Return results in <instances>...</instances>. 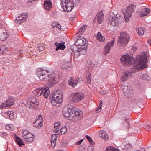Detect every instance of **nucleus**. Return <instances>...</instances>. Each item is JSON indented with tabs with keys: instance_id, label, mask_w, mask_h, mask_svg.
<instances>
[{
	"instance_id": "obj_46",
	"label": "nucleus",
	"mask_w": 151,
	"mask_h": 151,
	"mask_svg": "<svg viewBox=\"0 0 151 151\" xmlns=\"http://www.w3.org/2000/svg\"><path fill=\"white\" fill-rule=\"evenodd\" d=\"M39 51H42L44 49V46L43 45H42L41 44H39Z\"/></svg>"
},
{
	"instance_id": "obj_44",
	"label": "nucleus",
	"mask_w": 151,
	"mask_h": 151,
	"mask_svg": "<svg viewBox=\"0 0 151 151\" xmlns=\"http://www.w3.org/2000/svg\"><path fill=\"white\" fill-rule=\"evenodd\" d=\"M86 137L88 140V141L91 143V144L93 145L94 144V142L93 141L91 138L88 135H86Z\"/></svg>"
},
{
	"instance_id": "obj_38",
	"label": "nucleus",
	"mask_w": 151,
	"mask_h": 151,
	"mask_svg": "<svg viewBox=\"0 0 151 151\" xmlns=\"http://www.w3.org/2000/svg\"><path fill=\"white\" fill-rule=\"evenodd\" d=\"M56 136L55 135H52L51 138V141L52 142L51 143V145L52 146V144L53 143L54 145H53V147H55V142H56Z\"/></svg>"
},
{
	"instance_id": "obj_29",
	"label": "nucleus",
	"mask_w": 151,
	"mask_h": 151,
	"mask_svg": "<svg viewBox=\"0 0 151 151\" xmlns=\"http://www.w3.org/2000/svg\"><path fill=\"white\" fill-rule=\"evenodd\" d=\"M43 90V95L45 97L47 98L48 97L50 94V91L48 87L44 88Z\"/></svg>"
},
{
	"instance_id": "obj_52",
	"label": "nucleus",
	"mask_w": 151,
	"mask_h": 151,
	"mask_svg": "<svg viewBox=\"0 0 151 151\" xmlns=\"http://www.w3.org/2000/svg\"><path fill=\"white\" fill-rule=\"evenodd\" d=\"M7 135V134L6 133H4V134H2L1 135V136L3 137H4Z\"/></svg>"
},
{
	"instance_id": "obj_35",
	"label": "nucleus",
	"mask_w": 151,
	"mask_h": 151,
	"mask_svg": "<svg viewBox=\"0 0 151 151\" xmlns=\"http://www.w3.org/2000/svg\"><path fill=\"white\" fill-rule=\"evenodd\" d=\"M16 141L17 143L19 145V146H21L22 145H24V144L22 140L17 136H16Z\"/></svg>"
},
{
	"instance_id": "obj_50",
	"label": "nucleus",
	"mask_w": 151,
	"mask_h": 151,
	"mask_svg": "<svg viewBox=\"0 0 151 151\" xmlns=\"http://www.w3.org/2000/svg\"><path fill=\"white\" fill-rule=\"evenodd\" d=\"M78 49H79V50H81L82 49L81 47H80L79 48H78V47H77L76 46H75V47H74L73 49H72V51H73V50H75V51H76V50H77Z\"/></svg>"
},
{
	"instance_id": "obj_10",
	"label": "nucleus",
	"mask_w": 151,
	"mask_h": 151,
	"mask_svg": "<svg viewBox=\"0 0 151 151\" xmlns=\"http://www.w3.org/2000/svg\"><path fill=\"white\" fill-rule=\"evenodd\" d=\"M38 104V100L34 97L30 98L27 101V106L29 108H33L37 107Z\"/></svg>"
},
{
	"instance_id": "obj_30",
	"label": "nucleus",
	"mask_w": 151,
	"mask_h": 151,
	"mask_svg": "<svg viewBox=\"0 0 151 151\" xmlns=\"http://www.w3.org/2000/svg\"><path fill=\"white\" fill-rule=\"evenodd\" d=\"M6 114H7L9 118L10 119H14L15 115L14 112L13 111H7L6 112Z\"/></svg>"
},
{
	"instance_id": "obj_1",
	"label": "nucleus",
	"mask_w": 151,
	"mask_h": 151,
	"mask_svg": "<svg viewBox=\"0 0 151 151\" xmlns=\"http://www.w3.org/2000/svg\"><path fill=\"white\" fill-rule=\"evenodd\" d=\"M147 58L146 53H144L141 56L137 57L135 59L133 57L124 55L122 56L120 60L124 66L132 65V69L139 70L147 66Z\"/></svg>"
},
{
	"instance_id": "obj_11",
	"label": "nucleus",
	"mask_w": 151,
	"mask_h": 151,
	"mask_svg": "<svg viewBox=\"0 0 151 151\" xmlns=\"http://www.w3.org/2000/svg\"><path fill=\"white\" fill-rule=\"evenodd\" d=\"M135 7L136 6L134 5L131 4L127 7L126 13L124 14L125 18L129 19L131 17L132 14L134 12Z\"/></svg>"
},
{
	"instance_id": "obj_4",
	"label": "nucleus",
	"mask_w": 151,
	"mask_h": 151,
	"mask_svg": "<svg viewBox=\"0 0 151 151\" xmlns=\"http://www.w3.org/2000/svg\"><path fill=\"white\" fill-rule=\"evenodd\" d=\"M60 4L65 11L70 12L74 7L73 0H61Z\"/></svg>"
},
{
	"instance_id": "obj_25",
	"label": "nucleus",
	"mask_w": 151,
	"mask_h": 151,
	"mask_svg": "<svg viewBox=\"0 0 151 151\" xmlns=\"http://www.w3.org/2000/svg\"><path fill=\"white\" fill-rule=\"evenodd\" d=\"M97 22L99 24H100L102 22L104 19V14L101 11L97 14Z\"/></svg>"
},
{
	"instance_id": "obj_37",
	"label": "nucleus",
	"mask_w": 151,
	"mask_h": 151,
	"mask_svg": "<svg viewBox=\"0 0 151 151\" xmlns=\"http://www.w3.org/2000/svg\"><path fill=\"white\" fill-rule=\"evenodd\" d=\"M87 76L86 77V82L88 84H90L91 82V74L90 73H87Z\"/></svg>"
},
{
	"instance_id": "obj_40",
	"label": "nucleus",
	"mask_w": 151,
	"mask_h": 151,
	"mask_svg": "<svg viewBox=\"0 0 151 151\" xmlns=\"http://www.w3.org/2000/svg\"><path fill=\"white\" fill-rule=\"evenodd\" d=\"M141 78H142L144 80H146L147 81H149L150 79V76L147 74H144L140 76Z\"/></svg>"
},
{
	"instance_id": "obj_26",
	"label": "nucleus",
	"mask_w": 151,
	"mask_h": 151,
	"mask_svg": "<svg viewBox=\"0 0 151 151\" xmlns=\"http://www.w3.org/2000/svg\"><path fill=\"white\" fill-rule=\"evenodd\" d=\"M67 131V129L65 127H62L60 129H57L54 130V132L57 133L61 134H65Z\"/></svg>"
},
{
	"instance_id": "obj_33",
	"label": "nucleus",
	"mask_w": 151,
	"mask_h": 151,
	"mask_svg": "<svg viewBox=\"0 0 151 151\" xmlns=\"http://www.w3.org/2000/svg\"><path fill=\"white\" fill-rule=\"evenodd\" d=\"M97 39L99 40L100 41H104L105 40V38L103 37L101 34L98 32L97 35Z\"/></svg>"
},
{
	"instance_id": "obj_45",
	"label": "nucleus",
	"mask_w": 151,
	"mask_h": 151,
	"mask_svg": "<svg viewBox=\"0 0 151 151\" xmlns=\"http://www.w3.org/2000/svg\"><path fill=\"white\" fill-rule=\"evenodd\" d=\"M6 129L11 131L13 129V125L11 124H9L6 125Z\"/></svg>"
},
{
	"instance_id": "obj_5",
	"label": "nucleus",
	"mask_w": 151,
	"mask_h": 151,
	"mask_svg": "<svg viewBox=\"0 0 151 151\" xmlns=\"http://www.w3.org/2000/svg\"><path fill=\"white\" fill-rule=\"evenodd\" d=\"M61 92L60 90H58L57 91L53 92L52 95L51 96L50 99H51V102H55L57 104L60 103L62 101V95L61 93H59Z\"/></svg>"
},
{
	"instance_id": "obj_13",
	"label": "nucleus",
	"mask_w": 151,
	"mask_h": 151,
	"mask_svg": "<svg viewBox=\"0 0 151 151\" xmlns=\"http://www.w3.org/2000/svg\"><path fill=\"white\" fill-rule=\"evenodd\" d=\"M115 41L114 38H113L111 41L108 42L104 49V53L105 55L107 54L109 52L110 49L114 44Z\"/></svg>"
},
{
	"instance_id": "obj_19",
	"label": "nucleus",
	"mask_w": 151,
	"mask_h": 151,
	"mask_svg": "<svg viewBox=\"0 0 151 151\" xmlns=\"http://www.w3.org/2000/svg\"><path fill=\"white\" fill-rule=\"evenodd\" d=\"M72 111L71 116L72 118H76L77 117L76 119L78 120H80L81 118L82 114L79 111H77L72 108Z\"/></svg>"
},
{
	"instance_id": "obj_2",
	"label": "nucleus",
	"mask_w": 151,
	"mask_h": 151,
	"mask_svg": "<svg viewBox=\"0 0 151 151\" xmlns=\"http://www.w3.org/2000/svg\"><path fill=\"white\" fill-rule=\"evenodd\" d=\"M36 74L41 80L49 81L48 83L52 86L56 82H58L59 79L56 77L55 73L48 75L47 71L44 70L42 68H38L36 72Z\"/></svg>"
},
{
	"instance_id": "obj_12",
	"label": "nucleus",
	"mask_w": 151,
	"mask_h": 151,
	"mask_svg": "<svg viewBox=\"0 0 151 151\" xmlns=\"http://www.w3.org/2000/svg\"><path fill=\"white\" fill-rule=\"evenodd\" d=\"M86 42V40L83 37L80 36L78 37L75 44L76 45L81 46L82 47H81V49L85 47V45Z\"/></svg>"
},
{
	"instance_id": "obj_39",
	"label": "nucleus",
	"mask_w": 151,
	"mask_h": 151,
	"mask_svg": "<svg viewBox=\"0 0 151 151\" xmlns=\"http://www.w3.org/2000/svg\"><path fill=\"white\" fill-rule=\"evenodd\" d=\"M105 151H120L117 149H116L114 147L109 146L107 147L105 150Z\"/></svg>"
},
{
	"instance_id": "obj_23",
	"label": "nucleus",
	"mask_w": 151,
	"mask_h": 151,
	"mask_svg": "<svg viewBox=\"0 0 151 151\" xmlns=\"http://www.w3.org/2000/svg\"><path fill=\"white\" fill-rule=\"evenodd\" d=\"M64 43H57L56 42L55 43V45L56 46L55 50L58 51L59 49L63 50L66 47L65 45H64Z\"/></svg>"
},
{
	"instance_id": "obj_32",
	"label": "nucleus",
	"mask_w": 151,
	"mask_h": 151,
	"mask_svg": "<svg viewBox=\"0 0 151 151\" xmlns=\"http://www.w3.org/2000/svg\"><path fill=\"white\" fill-rule=\"evenodd\" d=\"M150 9H149L145 8L144 11L140 14V16L143 17L148 14L150 12Z\"/></svg>"
},
{
	"instance_id": "obj_53",
	"label": "nucleus",
	"mask_w": 151,
	"mask_h": 151,
	"mask_svg": "<svg viewBox=\"0 0 151 151\" xmlns=\"http://www.w3.org/2000/svg\"><path fill=\"white\" fill-rule=\"evenodd\" d=\"M101 110L99 109H98L96 110V113H99L100 111Z\"/></svg>"
},
{
	"instance_id": "obj_16",
	"label": "nucleus",
	"mask_w": 151,
	"mask_h": 151,
	"mask_svg": "<svg viewBox=\"0 0 151 151\" xmlns=\"http://www.w3.org/2000/svg\"><path fill=\"white\" fill-rule=\"evenodd\" d=\"M43 122V118L41 115H40L37 117L36 120L35 122V127L37 128L41 127L42 125Z\"/></svg>"
},
{
	"instance_id": "obj_18",
	"label": "nucleus",
	"mask_w": 151,
	"mask_h": 151,
	"mask_svg": "<svg viewBox=\"0 0 151 151\" xmlns=\"http://www.w3.org/2000/svg\"><path fill=\"white\" fill-rule=\"evenodd\" d=\"M28 17L27 15L19 14L15 20L16 23H20L27 20Z\"/></svg>"
},
{
	"instance_id": "obj_6",
	"label": "nucleus",
	"mask_w": 151,
	"mask_h": 151,
	"mask_svg": "<svg viewBox=\"0 0 151 151\" xmlns=\"http://www.w3.org/2000/svg\"><path fill=\"white\" fill-rule=\"evenodd\" d=\"M23 139L28 143H31L33 140L35 135L27 130H24L22 132Z\"/></svg>"
},
{
	"instance_id": "obj_3",
	"label": "nucleus",
	"mask_w": 151,
	"mask_h": 151,
	"mask_svg": "<svg viewBox=\"0 0 151 151\" xmlns=\"http://www.w3.org/2000/svg\"><path fill=\"white\" fill-rule=\"evenodd\" d=\"M130 37L129 35L125 32H121L120 35L119 37L117 42L118 45L122 47L126 46L129 41Z\"/></svg>"
},
{
	"instance_id": "obj_57",
	"label": "nucleus",
	"mask_w": 151,
	"mask_h": 151,
	"mask_svg": "<svg viewBox=\"0 0 151 151\" xmlns=\"http://www.w3.org/2000/svg\"><path fill=\"white\" fill-rule=\"evenodd\" d=\"M100 103H101V104H102V101L101 100L100 101Z\"/></svg>"
},
{
	"instance_id": "obj_15",
	"label": "nucleus",
	"mask_w": 151,
	"mask_h": 151,
	"mask_svg": "<svg viewBox=\"0 0 151 151\" xmlns=\"http://www.w3.org/2000/svg\"><path fill=\"white\" fill-rule=\"evenodd\" d=\"M80 81V80L78 78H75L74 77H71L69 80L68 83L69 85L74 88Z\"/></svg>"
},
{
	"instance_id": "obj_22",
	"label": "nucleus",
	"mask_w": 151,
	"mask_h": 151,
	"mask_svg": "<svg viewBox=\"0 0 151 151\" xmlns=\"http://www.w3.org/2000/svg\"><path fill=\"white\" fill-rule=\"evenodd\" d=\"M44 5L45 9L48 11L50 9L52 6V3L50 0H46L44 1Z\"/></svg>"
},
{
	"instance_id": "obj_49",
	"label": "nucleus",
	"mask_w": 151,
	"mask_h": 151,
	"mask_svg": "<svg viewBox=\"0 0 151 151\" xmlns=\"http://www.w3.org/2000/svg\"><path fill=\"white\" fill-rule=\"evenodd\" d=\"M58 23L56 22H53L52 24V26L54 27H57V25L58 24Z\"/></svg>"
},
{
	"instance_id": "obj_36",
	"label": "nucleus",
	"mask_w": 151,
	"mask_h": 151,
	"mask_svg": "<svg viewBox=\"0 0 151 151\" xmlns=\"http://www.w3.org/2000/svg\"><path fill=\"white\" fill-rule=\"evenodd\" d=\"M7 47L4 45H2L0 46V51H2V53L6 52L7 51Z\"/></svg>"
},
{
	"instance_id": "obj_56",
	"label": "nucleus",
	"mask_w": 151,
	"mask_h": 151,
	"mask_svg": "<svg viewBox=\"0 0 151 151\" xmlns=\"http://www.w3.org/2000/svg\"><path fill=\"white\" fill-rule=\"evenodd\" d=\"M148 42H149V43H150V42H151V41H150V40L148 41Z\"/></svg>"
},
{
	"instance_id": "obj_21",
	"label": "nucleus",
	"mask_w": 151,
	"mask_h": 151,
	"mask_svg": "<svg viewBox=\"0 0 151 151\" xmlns=\"http://www.w3.org/2000/svg\"><path fill=\"white\" fill-rule=\"evenodd\" d=\"M43 90L44 88L41 87L35 89L33 92L35 95L37 96H41L43 92Z\"/></svg>"
},
{
	"instance_id": "obj_48",
	"label": "nucleus",
	"mask_w": 151,
	"mask_h": 151,
	"mask_svg": "<svg viewBox=\"0 0 151 151\" xmlns=\"http://www.w3.org/2000/svg\"><path fill=\"white\" fill-rule=\"evenodd\" d=\"M83 139H82L80 141L77 142L76 143V145H80L83 142Z\"/></svg>"
},
{
	"instance_id": "obj_34",
	"label": "nucleus",
	"mask_w": 151,
	"mask_h": 151,
	"mask_svg": "<svg viewBox=\"0 0 151 151\" xmlns=\"http://www.w3.org/2000/svg\"><path fill=\"white\" fill-rule=\"evenodd\" d=\"M86 27L87 26L86 25H83V27H81L79 29L77 33V34H78V35H81L83 34L85 30V29Z\"/></svg>"
},
{
	"instance_id": "obj_24",
	"label": "nucleus",
	"mask_w": 151,
	"mask_h": 151,
	"mask_svg": "<svg viewBox=\"0 0 151 151\" xmlns=\"http://www.w3.org/2000/svg\"><path fill=\"white\" fill-rule=\"evenodd\" d=\"M99 136L104 140L108 139V137L106 132L103 130H101L99 132Z\"/></svg>"
},
{
	"instance_id": "obj_43",
	"label": "nucleus",
	"mask_w": 151,
	"mask_h": 151,
	"mask_svg": "<svg viewBox=\"0 0 151 151\" xmlns=\"http://www.w3.org/2000/svg\"><path fill=\"white\" fill-rule=\"evenodd\" d=\"M88 68L90 69H91L93 67H95V65L91 61L88 62Z\"/></svg>"
},
{
	"instance_id": "obj_7",
	"label": "nucleus",
	"mask_w": 151,
	"mask_h": 151,
	"mask_svg": "<svg viewBox=\"0 0 151 151\" xmlns=\"http://www.w3.org/2000/svg\"><path fill=\"white\" fill-rule=\"evenodd\" d=\"M71 101L73 103L78 102L83 100L85 97L84 93L82 92L73 93L72 94Z\"/></svg>"
},
{
	"instance_id": "obj_51",
	"label": "nucleus",
	"mask_w": 151,
	"mask_h": 151,
	"mask_svg": "<svg viewBox=\"0 0 151 151\" xmlns=\"http://www.w3.org/2000/svg\"><path fill=\"white\" fill-rule=\"evenodd\" d=\"M58 28L59 29V30H61V25L58 23L57 26L56 27Z\"/></svg>"
},
{
	"instance_id": "obj_55",
	"label": "nucleus",
	"mask_w": 151,
	"mask_h": 151,
	"mask_svg": "<svg viewBox=\"0 0 151 151\" xmlns=\"http://www.w3.org/2000/svg\"><path fill=\"white\" fill-rule=\"evenodd\" d=\"M102 106V105L100 104L99 105V107L98 108V109H100L101 110V108Z\"/></svg>"
},
{
	"instance_id": "obj_28",
	"label": "nucleus",
	"mask_w": 151,
	"mask_h": 151,
	"mask_svg": "<svg viewBox=\"0 0 151 151\" xmlns=\"http://www.w3.org/2000/svg\"><path fill=\"white\" fill-rule=\"evenodd\" d=\"M8 37V35L6 32H3L0 36V39L2 41H4Z\"/></svg>"
},
{
	"instance_id": "obj_47",
	"label": "nucleus",
	"mask_w": 151,
	"mask_h": 151,
	"mask_svg": "<svg viewBox=\"0 0 151 151\" xmlns=\"http://www.w3.org/2000/svg\"><path fill=\"white\" fill-rule=\"evenodd\" d=\"M144 128L147 131H150L151 129V127L147 124L145 126Z\"/></svg>"
},
{
	"instance_id": "obj_27",
	"label": "nucleus",
	"mask_w": 151,
	"mask_h": 151,
	"mask_svg": "<svg viewBox=\"0 0 151 151\" xmlns=\"http://www.w3.org/2000/svg\"><path fill=\"white\" fill-rule=\"evenodd\" d=\"M122 119L124 120V122L123 123V125L126 127H128L130 125L129 119L125 117H123Z\"/></svg>"
},
{
	"instance_id": "obj_42",
	"label": "nucleus",
	"mask_w": 151,
	"mask_h": 151,
	"mask_svg": "<svg viewBox=\"0 0 151 151\" xmlns=\"http://www.w3.org/2000/svg\"><path fill=\"white\" fill-rule=\"evenodd\" d=\"M122 89L123 92H129V89H128V86L125 85H123L122 86Z\"/></svg>"
},
{
	"instance_id": "obj_31",
	"label": "nucleus",
	"mask_w": 151,
	"mask_h": 151,
	"mask_svg": "<svg viewBox=\"0 0 151 151\" xmlns=\"http://www.w3.org/2000/svg\"><path fill=\"white\" fill-rule=\"evenodd\" d=\"M136 30L138 31V33L140 35H144V32L146 30V29L144 28H136Z\"/></svg>"
},
{
	"instance_id": "obj_54",
	"label": "nucleus",
	"mask_w": 151,
	"mask_h": 151,
	"mask_svg": "<svg viewBox=\"0 0 151 151\" xmlns=\"http://www.w3.org/2000/svg\"><path fill=\"white\" fill-rule=\"evenodd\" d=\"M3 27L2 24L0 22V28H2Z\"/></svg>"
},
{
	"instance_id": "obj_58",
	"label": "nucleus",
	"mask_w": 151,
	"mask_h": 151,
	"mask_svg": "<svg viewBox=\"0 0 151 151\" xmlns=\"http://www.w3.org/2000/svg\"><path fill=\"white\" fill-rule=\"evenodd\" d=\"M52 145H52V147H53V145H54V144H53V143Z\"/></svg>"
},
{
	"instance_id": "obj_9",
	"label": "nucleus",
	"mask_w": 151,
	"mask_h": 151,
	"mask_svg": "<svg viewBox=\"0 0 151 151\" xmlns=\"http://www.w3.org/2000/svg\"><path fill=\"white\" fill-rule=\"evenodd\" d=\"M136 70H137L131 69L129 70H126L122 73L121 78V80L123 82L130 78L131 76L133 75V73H134Z\"/></svg>"
},
{
	"instance_id": "obj_8",
	"label": "nucleus",
	"mask_w": 151,
	"mask_h": 151,
	"mask_svg": "<svg viewBox=\"0 0 151 151\" xmlns=\"http://www.w3.org/2000/svg\"><path fill=\"white\" fill-rule=\"evenodd\" d=\"M122 17L119 14L116 16H110L109 18V23L114 26H117L118 25L119 21Z\"/></svg>"
},
{
	"instance_id": "obj_17",
	"label": "nucleus",
	"mask_w": 151,
	"mask_h": 151,
	"mask_svg": "<svg viewBox=\"0 0 151 151\" xmlns=\"http://www.w3.org/2000/svg\"><path fill=\"white\" fill-rule=\"evenodd\" d=\"M73 52H74V58H77L79 56L80 54L84 55L86 53V50L85 49V47L84 48H82L81 50H79V49H78L76 50V51L75 50H73Z\"/></svg>"
},
{
	"instance_id": "obj_20",
	"label": "nucleus",
	"mask_w": 151,
	"mask_h": 151,
	"mask_svg": "<svg viewBox=\"0 0 151 151\" xmlns=\"http://www.w3.org/2000/svg\"><path fill=\"white\" fill-rule=\"evenodd\" d=\"M14 102V99L9 98L8 100L6 101L5 104L3 103L2 105L0 106V108L1 109H3L4 107L6 108V107H9L13 105Z\"/></svg>"
},
{
	"instance_id": "obj_41",
	"label": "nucleus",
	"mask_w": 151,
	"mask_h": 151,
	"mask_svg": "<svg viewBox=\"0 0 151 151\" xmlns=\"http://www.w3.org/2000/svg\"><path fill=\"white\" fill-rule=\"evenodd\" d=\"M61 126V123L60 122H55L54 124V130H55L57 129H58Z\"/></svg>"
},
{
	"instance_id": "obj_14",
	"label": "nucleus",
	"mask_w": 151,
	"mask_h": 151,
	"mask_svg": "<svg viewBox=\"0 0 151 151\" xmlns=\"http://www.w3.org/2000/svg\"><path fill=\"white\" fill-rule=\"evenodd\" d=\"M72 107L71 106H70L69 107L68 106L66 107V106L64 107V109H66L67 111L66 112H63V115L66 118H67L68 119L71 120L72 119V116H71L72 114Z\"/></svg>"
}]
</instances>
